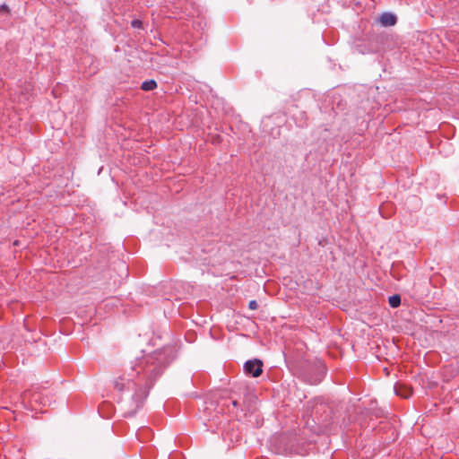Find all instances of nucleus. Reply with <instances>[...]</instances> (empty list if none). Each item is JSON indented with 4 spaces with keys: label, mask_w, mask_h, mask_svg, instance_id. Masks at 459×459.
I'll return each mask as SVG.
<instances>
[{
    "label": "nucleus",
    "mask_w": 459,
    "mask_h": 459,
    "mask_svg": "<svg viewBox=\"0 0 459 459\" xmlns=\"http://www.w3.org/2000/svg\"><path fill=\"white\" fill-rule=\"evenodd\" d=\"M383 26H393L396 23V16L390 13H385L380 16L379 19Z\"/></svg>",
    "instance_id": "obj_3"
},
{
    "label": "nucleus",
    "mask_w": 459,
    "mask_h": 459,
    "mask_svg": "<svg viewBox=\"0 0 459 459\" xmlns=\"http://www.w3.org/2000/svg\"><path fill=\"white\" fill-rule=\"evenodd\" d=\"M30 391H25L22 394V401L24 402L27 397H28V394H29Z\"/></svg>",
    "instance_id": "obj_11"
},
{
    "label": "nucleus",
    "mask_w": 459,
    "mask_h": 459,
    "mask_svg": "<svg viewBox=\"0 0 459 459\" xmlns=\"http://www.w3.org/2000/svg\"><path fill=\"white\" fill-rule=\"evenodd\" d=\"M250 309H256L257 308V302L255 300H251L248 305Z\"/></svg>",
    "instance_id": "obj_9"
},
{
    "label": "nucleus",
    "mask_w": 459,
    "mask_h": 459,
    "mask_svg": "<svg viewBox=\"0 0 459 459\" xmlns=\"http://www.w3.org/2000/svg\"><path fill=\"white\" fill-rule=\"evenodd\" d=\"M1 10H7V6L6 5H2L1 6Z\"/></svg>",
    "instance_id": "obj_13"
},
{
    "label": "nucleus",
    "mask_w": 459,
    "mask_h": 459,
    "mask_svg": "<svg viewBox=\"0 0 459 459\" xmlns=\"http://www.w3.org/2000/svg\"><path fill=\"white\" fill-rule=\"evenodd\" d=\"M131 24L132 27L134 28H140L142 25V22L140 20H134Z\"/></svg>",
    "instance_id": "obj_7"
},
{
    "label": "nucleus",
    "mask_w": 459,
    "mask_h": 459,
    "mask_svg": "<svg viewBox=\"0 0 459 459\" xmlns=\"http://www.w3.org/2000/svg\"><path fill=\"white\" fill-rule=\"evenodd\" d=\"M157 87V83L154 80L145 81L142 84V89L143 91H152Z\"/></svg>",
    "instance_id": "obj_5"
},
{
    "label": "nucleus",
    "mask_w": 459,
    "mask_h": 459,
    "mask_svg": "<svg viewBox=\"0 0 459 459\" xmlns=\"http://www.w3.org/2000/svg\"><path fill=\"white\" fill-rule=\"evenodd\" d=\"M401 304V297L399 295H393L389 297V305L392 307H397Z\"/></svg>",
    "instance_id": "obj_6"
},
{
    "label": "nucleus",
    "mask_w": 459,
    "mask_h": 459,
    "mask_svg": "<svg viewBox=\"0 0 459 459\" xmlns=\"http://www.w3.org/2000/svg\"><path fill=\"white\" fill-rule=\"evenodd\" d=\"M232 405H233L234 407L238 406V401H232Z\"/></svg>",
    "instance_id": "obj_12"
},
{
    "label": "nucleus",
    "mask_w": 459,
    "mask_h": 459,
    "mask_svg": "<svg viewBox=\"0 0 459 459\" xmlns=\"http://www.w3.org/2000/svg\"><path fill=\"white\" fill-rule=\"evenodd\" d=\"M147 389L144 386L140 387L139 391L135 393L134 395V399L136 401V406L139 407L140 404L143 403V399L147 396Z\"/></svg>",
    "instance_id": "obj_4"
},
{
    "label": "nucleus",
    "mask_w": 459,
    "mask_h": 459,
    "mask_svg": "<svg viewBox=\"0 0 459 459\" xmlns=\"http://www.w3.org/2000/svg\"><path fill=\"white\" fill-rule=\"evenodd\" d=\"M262 368L263 362L257 359L247 360L244 365L245 373L254 377H257L262 374Z\"/></svg>",
    "instance_id": "obj_1"
},
{
    "label": "nucleus",
    "mask_w": 459,
    "mask_h": 459,
    "mask_svg": "<svg viewBox=\"0 0 459 459\" xmlns=\"http://www.w3.org/2000/svg\"><path fill=\"white\" fill-rule=\"evenodd\" d=\"M162 357H163V354L160 352V353L158 354V357L155 359V360L157 361V363L161 362V360H162Z\"/></svg>",
    "instance_id": "obj_10"
},
{
    "label": "nucleus",
    "mask_w": 459,
    "mask_h": 459,
    "mask_svg": "<svg viewBox=\"0 0 459 459\" xmlns=\"http://www.w3.org/2000/svg\"><path fill=\"white\" fill-rule=\"evenodd\" d=\"M394 390L395 394L402 398H409L411 394V387L403 383H396L394 386Z\"/></svg>",
    "instance_id": "obj_2"
},
{
    "label": "nucleus",
    "mask_w": 459,
    "mask_h": 459,
    "mask_svg": "<svg viewBox=\"0 0 459 459\" xmlns=\"http://www.w3.org/2000/svg\"><path fill=\"white\" fill-rule=\"evenodd\" d=\"M115 387L119 390V391H122L125 387V384L124 383H120L118 381H116L115 383Z\"/></svg>",
    "instance_id": "obj_8"
}]
</instances>
